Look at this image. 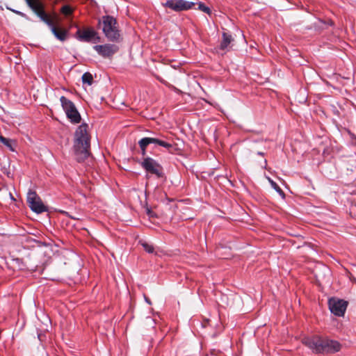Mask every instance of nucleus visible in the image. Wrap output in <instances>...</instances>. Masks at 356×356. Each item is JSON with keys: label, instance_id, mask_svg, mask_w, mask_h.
Segmentation results:
<instances>
[{"label": "nucleus", "instance_id": "1", "mask_svg": "<svg viewBox=\"0 0 356 356\" xmlns=\"http://www.w3.org/2000/svg\"><path fill=\"white\" fill-rule=\"evenodd\" d=\"M73 150L75 159L83 162L90 154V136L88 133V124L82 123L76 129L74 135Z\"/></svg>", "mask_w": 356, "mask_h": 356}, {"label": "nucleus", "instance_id": "2", "mask_svg": "<svg viewBox=\"0 0 356 356\" xmlns=\"http://www.w3.org/2000/svg\"><path fill=\"white\" fill-rule=\"evenodd\" d=\"M28 6L41 21L44 22L50 28L52 33L58 40L65 41L67 39L68 31L63 29H59L54 25L51 16L46 13L44 6L40 0L35 5H33V3L29 1Z\"/></svg>", "mask_w": 356, "mask_h": 356}, {"label": "nucleus", "instance_id": "3", "mask_svg": "<svg viewBox=\"0 0 356 356\" xmlns=\"http://www.w3.org/2000/svg\"><path fill=\"white\" fill-rule=\"evenodd\" d=\"M98 26L102 29L105 37L111 42H118L120 40V31L116 19L111 15L102 16L98 20Z\"/></svg>", "mask_w": 356, "mask_h": 356}, {"label": "nucleus", "instance_id": "4", "mask_svg": "<svg viewBox=\"0 0 356 356\" xmlns=\"http://www.w3.org/2000/svg\"><path fill=\"white\" fill-rule=\"evenodd\" d=\"M163 136L161 138L156 137H144L138 141V145L141 150V154L145 156L147 154V147L153 144L155 146H161L165 148L167 150L170 151L173 145L168 141L165 140Z\"/></svg>", "mask_w": 356, "mask_h": 356}, {"label": "nucleus", "instance_id": "5", "mask_svg": "<svg viewBox=\"0 0 356 356\" xmlns=\"http://www.w3.org/2000/svg\"><path fill=\"white\" fill-rule=\"evenodd\" d=\"M61 106L67 115V118L73 124H78L81 122V115L76 109L74 104L67 98L62 96L60 98Z\"/></svg>", "mask_w": 356, "mask_h": 356}, {"label": "nucleus", "instance_id": "6", "mask_svg": "<svg viewBox=\"0 0 356 356\" xmlns=\"http://www.w3.org/2000/svg\"><path fill=\"white\" fill-rule=\"evenodd\" d=\"M26 201L30 209L36 213L47 211V207L42 203L35 191L30 190L27 193Z\"/></svg>", "mask_w": 356, "mask_h": 356}, {"label": "nucleus", "instance_id": "7", "mask_svg": "<svg viewBox=\"0 0 356 356\" xmlns=\"http://www.w3.org/2000/svg\"><path fill=\"white\" fill-rule=\"evenodd\" d=\"M140 165L146 172L155 175L158 178L163 177V167L154 159L147 156L144 158Z\"/></svg>", "mask_w": 356, "mask_h": 356}, {"label": "nucleus", "instance_id": "8", "mask_svg": "<svg viewBox=\"0 0 356 356\" xmlns=\"http://www.w3.org/2000/svg\"><path fill=\"white\" fill-rule=\"evenodd\" d=\"M76 39L81 42H99L100 37L98 35L97 31L92 28L88 27L83 29H78L75 33Z\"/></svg>", "mask_w": 356, "mask_h": 356}, {"label": "nucleus", "instance_id": "9", "mask_svg": "<svg viewBox=\"0 0 356 356\" xmlns=\"http://www.w3.org/2000/svg\"><path fill=\"white\" fill-rule=\"evenodd\" d=\"M323 339L319 336H313L303 339L302 343L314 353L323 354Z\"/></svg>", "mask_w": 356, "mask_h": 356}, {"label": "nucleus", "instance_id": "10", "mask_svg": "<svg viewBox=\"0 0 356 356\" xmlns=\"http://www.w3.org/2000/svg\"><path fill=\"white\" fill-rule=\"evenodd\" d=\"M328 305L330 312L334 315L337 316H343L346 310L348 302L344 300L331 298L328 300Z\"/></svg>", "mask_w": 356, "mask_h": 356}, {"label": "nucleus", "instance_id": "11", "mask_svg": "<svg viewBox=\"0 0 356 356\" xmlns=\"http://www.w3.org/2000/svg\"><path fill=\"white\" fill-rule=\"evenodd\" d=\"M163 6L173 11L180 12L191 9L194 6V3L185 0H168L163 3Z\"/></svg>", "mask_w": 356, "mask_h": 356}, {"label": "nucleus", "instance_id": "12", "mask_svg": "<svg viewBox=\"0 0 356 356\" xmlns=\"http://www.w3.org/2000/svg\"><path fill=\"white\" fill-rule=\"evenodd\" d=\"M95 50L104 58H110L118 51V47L113 44H99L94 47Z\"/></svg>", "mask_w": 356, "mask_h": 356}, {"label": "nucleus", "instance_id": "13", "mask_svg": "<svg viewBox=\"0 0 356 356\" xmlns=\"http://www.w3.org/2000/svg\"><path fill=\"white\" fill-rule=\"evenodd\" d=\"M341 345L335 340L323 339V354L335 353L340 351Z\"/></svg>", "mask_w": 356, "mask_h": 356}, {"label": "nucleus", "instance_id": "14", "mask_svg": "<svg viewBox=\"0 0 356 356\" xmlns=\"http://www.w3.org/2000/svg\"><path fill=\"white\" fill-rule=\"evenodd\" d=\"M234 42V38L229 32H222V40L219 45V49L222 51H229L231 48L230 45Z\"/></svg>", "mask_w": 356, "mask_h": 356}, {"label": "nucleus", "instance_id": "15", "mask_svg": "<svg viewBox=\"0 0 356 356\" xmlns=\"http://www.w3.org/2000/svg\"><path fill=\"white\" fill-rule=\"evenodd\" d=\"M11 262L12 265L13 266V268L18 270H24L29 269V267L22 259L12 258Z\"/></svg>", "mask_w": 356, "mask_h": 356}, {"label": "nucleus", "instance_id": "16", "mask_svg": "<svg viewBox=\"0 0 356 356\" xmlns=\"http://www.w3.org/2000/svg\"><path fill=\"white\" fill-rule=\"evenodd\" d=\"M0 143L7 147L10 151L14 152L15 149L13 147V141L9 138H5L0 135Z\"/></svg>", "mask_w": 356, "mask_h": 356}, {"label": "nucleus", "instance_id": "17", "mask_svg": "<svg viewBox=\"0 0 356 356\" xmlns=\"http://www.w3.org/2000/svg\"><path fill=\"white\" fill-rule=\"evenodd\" d=\"M82 81L83 83H87L90 86L93 81V76L90 72H85L82 75Z\"/></svg>", "mask_w": 356, "mask_h": 356}, {"label": "nucleus", "instance_id": "18", "mask_svg": "<svg viewBox=\"0 0 356 356\" xmlns=\"http://www.w3.org/2000/svg\"><path fill=\"white\" fill-rule=\"evenodd\" d=\"M140 245L143 247L144 250L148 253H153L154 248L152 244L148 243L146 241H140Z\"/></svg>", "mask_w": 356, "mask_h": 356}, {"label": "nucleus", "instance_id": "19", "mask_svg": "<svg viewBox=\"0 0 356 356\" xmlns=\"http://www.w3.org/2000/svg\"><path fill=\"white\" fill-rule=\"evenodd\" d=\"M198 5V9L208 15H211V10L210 9L209 7L207 6L204 3L202 2H199L197 3Z\"/></svg>", "mask_w": 356, "mask_h": 356}, {"label": "nucleus", "instance_id": "20", "mask_svg": "<svg viewBox=\"0 0 356 356\" xmlns=\"http://www.w3.org/2000/svg\"><path fill=\"white\" fill-rule=\"evenodd\" d=\"M270 184H271V186L282 196V197H284L285 196V194L284 193V191L282 190V188L277 185V184H276L275 181H273V180H270Z\"/></svg>", "mask_w": 356, "mask_h": 356}, {"label": "nucleus", "instance_id": "21", "mask_svg": "<svg viewBox=\"0 0 356 356\" xmlns=\"http://www.w3.org/2000/svg\"><path fill=\"white\" fill-rule=\"evenodd\" d=\"M7 8L8 10H10L11 12H13V13H15L16 15L21 16L22 17L26 19V20H30L29 17L26 14H25L19 10L13 9V8Z\"/></svg>", "mask_w": 356, "mask_h": 356}, {"label": "nucleus", "instance_id": "22", "mask_svg": "<svg viewBox=\"0 0 356 356\" xmlns=\"http://www.w3.org/2000/svg\"><path fill=\"white\" fill-rule=\"evenodd\" d=\"M60 11L63 14L65 15H69L70 14H72V9L71 8V7L68 5H65L63 6L61 9H60Z\"/></svg>", "mask_w": 356, "mask_h": 356}, {"label": "nucleus", "instance_id": "23", "mask_svg": "<svg viewBox=\"0 0 356 356\" xmlns=\"http://www.w3.org/2000/svg\"><path fill=\"white\" fill-rule=\"evenodd\" d=\"M161 83H163V84H165V86H168V87H170V88H172L173 89H176L174 86H172L170 85H169L168 83H167L166 81L162 80V79H159Z\"/></svg>", "mask_w": 356, "mask_h": 356}, {"label": "nucleus", "instance_id": "24", "mask_svg": "<svg viewBox=\"0 0 356 356\" xmlns=\"http://www.w3.org/2000/svg\"><path fill=\"white\" fill-rule=\"evenodd\" d=\"M147 214L149 217H153L154 216V213L152 211H150L149 209H147Z\"/></svg>", "mask_w": 356, "mask_h": 356}, {"label": "nucleus", "instance_id": "25", "mask_svg": "<svg viewBox=\"0 0 356 356\" xmlns=\"http://www.w3.org/2000/svg\"><path fill=\"white\" fill-rule=\"evenodd\" d=\"M257 154L260 155V156H264V152H258Z\"/></svg>", "mask_w": 356, "mask_h": 356}, {"label": "nucleus", "instance_id": "26", "mask_svg": "<svg viewBox=\"0 0 356 356\" xmlns=\"http://www.w3.org/2000/svg\"><path fill=\"white\" fill-rule=\"evenodd\" d=\"M146 301H147L149 304H151V302L149 301V300L146 299Z\"/></svg>", "mask_w": 356, "mask_h": 356}, {"label": "nucleus", "instance_id": "27", "mask_svg": "<svg viewBox=\"0 0 356 356\" xmlns=\"http://www.w3.org/2000/svg\"><path fill=\"white\" fill-rule=\"evenodd\" d=\"M266 163H267V161H266V160L265 159V160H264V163H265V164H266Z\"/></svg>", "mask_w": 356, "mask_h": 356}]
</instances>
